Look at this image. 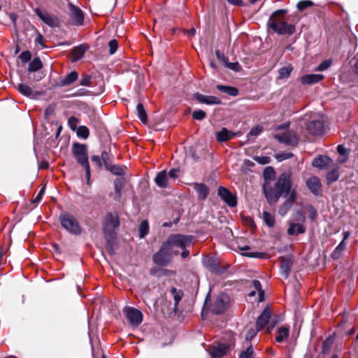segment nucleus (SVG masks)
<instances>
[{
  "label": "nucleus",
  "instance_id": "2f4dec72",
  "mask_svg": "<svg viewBox=\"0 0 358 358\" xmlns=\"http://www.w3.org/2000/svg\"><path fill=\"white\" fill-rule=\"evenodd\" d=\"M43 64L38 57L34 58L29 64L28 71L29 72H34L42 69Z\"/></svg>",
  "mask_w": 358,
  "mask_h": 358
},
{
  "label": "nucleus",
  "instance_id": "3c124183",
  "mask_svg": "<svg viewBox=\"0 0 358 358\" xmlns=\"http://www.w3.org/2000/svg\"><path fill=\"white\" fill-rule=\"evenodd\" d=\"M79 84L83 86H90L91 84V76L87 74H83Z\"/></svg>",
  "mask_w": 358,
  "mask_h": 358
},
{
  "label": "nucleus",
  "instance_id": "6e6d98bb",
  "mask_svg": "<svg viewBox=\"0 0 358 358\" xmlns=\"http://www.w3.org/2000/svg\"><path fill=\"white\" fill-rule=\"evenodd\" d=\"M20 58L21 61L24 63L29 62L31 58V54L29 50L23 51L20 55Z\"/></svg>",
  "mask_w": 358,
  "mask_h": 358
},
{
  "label": "nucleus",
  "instance_id": "c03bdc74",
  "mask_svg": "<svg viewBox=\"0 0 358 358\" xmlns=\"http://www.w3.org/2000/svg\"><path fill=\"white\" fill-rule=\"evenodd\" d=\"M338 173L336 169L332 170L331 171L329 172L327 174V180L329 183L336 181V180H338Z\"/></svg>",
  "mask_w": 358,
  "mask_h": 358
},
{
  "label": "nucleus",
  "instance_id": "774afa93",
  "mask_svg": "<svg viewBox=\"0 0 358 358\" xmlns=\"http://www.w3.org/2000/svg\"><path fill=\"white\" fill-rule=\"evenodd\" d=\"M317 216V211L313 206H310V215L309 217L311 220H314Z\"/></svg>",
  "mask_w": 358,
  "mask_h": 358
},
{
  "label": "nucleus",
  "instance_id": "2eb2a0df",
  "mask_svg": "<svg viewBox=\"0 0 358 358\" xmlns=\"http://www.w3.org/2000/svg\"><path fill=\"white\" fill-rule=\"evenodd\" d=\"M218 196L230 207L237 205L236 197L227 188L220 187L217 191Z\"/></svg>",
  "mask_w": 358,
  "mask_h": 358
},
{
  "label": "nucleus",
  "instance_id": "dca6fc26",
  "mask_svg": "<svg viewBox=\"0 0 358 358\" xmlns=\"http://www.w3.org/2000/svg\"><path fill=\"white\" fill-rule=\"evenodd\" d=\"M271 317V311L269 308H266L258 317L256 322L257 331H261L268 323Z\"/></svg>",
  "mask_w": 358,
  "mask_h": 358
},
{
  "label": "nucleus",
  "instance_id": "69168bd1",
  "mask_svg": "<svg viewBox=\"0 0 358 358\" xmlns=\"http://www.w3.org/2000/svg\"><path fill=\"white\" fill-rule=\"evenodd\" d=\"M257 332V329H250L245 336V339L248 341L252 340L255 336Z\"/></svg>",
  "mask_w": 358,
  "mask_h": 358
},
{
  "label": "nucleus",
  "instance_id": "e2e57ef3",
  "mask_svg": "<svg viewBox=\"0 0 358 358\" xmlns=\"http://www.w3.org/2000/svg\"><path fill=\"white\" fill-rule=\"evenodd\" d=\"M215 55L217 58L224 64L228 60V59L224 56V53L220 52L219 50H215Z\"/></svg>",
  "mask_w": 358,
  "mask_h": 358
},
{
  "label": "nucleus",
  "instance_id": "5701e85b",
  "mask_svg": "<svg viewBox=\"0 0 358 358\" xmlns=\"http://www.w3.org/2000/svg\"><path fill=\"white\" fill-rule=\"evenodd\" d=\"M306 185L310 191L317 195L321 190L320 179L316 176H312L306 180Z\"/></svg>",
  "mask_w": 358,
  "mask_h": 358
},
{
  "label": "nucleus",
  "instance_id": "f257e3e1",
  "mask_svg": "<svg viewBox=\"0 0 358 358\" xmlns=\"http://www.w3.org/2000/svg\"><path fill=\"white\" fill-rule=\"evenodd\" d=\"M292 185L290 172H285L281 174L273 187L267 182L263 185L264 195L269 203H276L284 194L285 196H287L286 201L278 209V213L281 216H284L287 213L296 199V192L294 190H291Z\"/></svg>",
  "mask_w": 358,
  "mask_h": 358
},
{
  "label": "nucleus",
  "instance_id": "473e14b6",
  "mask_svg": "<svg viewBox=\"0 0 358 358\" xmlns=\"http://www.w3.org/2000/svg\"><path fill=\"white\" fill-rule=\"evenodd\" d=\"M345 248L346 243H344V241H341L331 253V257L334 259H338L341 256V254L345 250Z\"/></svg>",
  "mask_w": 358,
  "mask_h": 358
},
{
  "label": "nucleus",
  "instance_id": "7ed1b4c3",
  "mask_svg": "<svg viewBox=\"0 0 358 358\" xmlns=\"http://www.w3.org/2000/svg\"><path fill=\"white\" fill-rule=\"evenodd\" d=\"M120 220L117 212H109L105 215L103 221V232L106 238L109 241L115 236L114 230L120 226Z\"/></svg>",
  "mask_w": 358,
  "mask_h": 358
},
{
  "label": "nucleus",
  "instance_id": "864d4df0",
  "mask_svg": "<svg viewBox=\"0 0 358 358\" xmlns=\"http://www.w3.org/2000/svg\"><path fill=\"white\" fill-rule=\"evenodd\" d=\"M108 46H109L110 54V55L114 54L116 52L117 47H118V43H117V40L113 39V40L110 41L108 43Z\"/></svg>",
  "mask_w": 358,
  "mask_h": 358
},
{
  "label": "nucleus",
  "instance_id": "58836bf2",
  "mask_svg": "<svg viewBox=\"0 0 358 358\" xmlns=\"http://www.w3.org/2000/svg\"><path fill=\"white\" fill-rule=\"evenodd\" d=\"M252 287L254 289L259 292V301H264V292L262 289L261 282L257 280H254L252 281Z\"/></svg>",
  "mask_w": 358,
  "mask_h": 358
},
{
  "label": "nucleus",
  "instance_id": "6ab92c4d",
  "mask_svg": "<svg viewBox=\"0 0 358 358\" xmlns=\"http://www.w3.org/2000/svg\"><path fill=\"white\" fill-rule=\"evenodd\" d=\"M194 189L198 194V199L204 201L207 199L210 189L208 187L203 183L194 182L192 184Z\"/></svg>",
  "mask_w": 358,
  "mask_h": 358
},
{
  "label": "nucleus",
  "instance_id": "338daca9",
  "mask_svg": "<svg viewBox=\"0 0 358 358\" xmlns=\"http://www.w3.org/2000/svg\"><path fill=\"white\" fill-rule=\"evenodd\" d=\"M337 150L338 152L341 155V156H347V150L343 145H338Z\"/></svg>",
  "mask_w": 358,
  "mask_h": 358
},
{
  "label": "nucleus",
  "instance_id": "6e6552de",
  "mask_svg": "<svg viewBox=\"0 0 358 358\" xmlns=\"http://www.w3.org/2000/svg\"><path fill=\"white\" fill-rule=\"evenodd\" d=\"M34 12L36 15L48 26L52 28L59 27L60 21L56 15L50 14L48 11L41 10L39 8H36L34 10Z\"/></svg>",
  "mask_w": 358,
  "mask_h": 358
},
{
  "label": "nucleus",
  "instance_id": "49530a36",
  "mask_svg": "<svg viewBox=\"0 0 358 358\" xmlns=\"http://www.w3.org/2000/svg\"><path fill=\"white\" fill-rule=\"evenodd\" d=\"M293 156L292 152H280L275 155V158L278 162H282L283 160L291 158Z\"/></svg>",
  "mask_w": 358,
  "mask_h": 358
},
{
  "label": "nucleus",
  "instance_id": "0e129e2a",
  "mask_svg": "<svg viewBox=\"0 0 358 358\" xmlns=\"http://www.w3.org/2000/svg\"><path fill=\"white\" fill-rule=\"evenodd\" d=\"M92 162H94L98 167H101V158L98 155H93L91 157Z\"/></svg>",
  "mask_w": 358,
  "mask_h": 358
},
{
  "label": "nucleus",
  "instance_id": "e433bc0d",
  "mask_svg": "<svg viewBox=\"0 0 358 358\" xmlns=\"http://www.w3.org/2000/svg\"><path fill=\"white\" fill-rule=\"evenodd\" d=\"M18 91L26 96H31L33 94L32 89L27 85L20 83L17 86Z\"/></svg>",
  "mask_w": 358,
  "mask_h": 358
},
{
  "label": "nucleus",
  "instance_id": "8fccbe9b",
  "mask_svg": "<svg viewBox=\"0 0 358 358\" xmlns=\"http://www.w3.org/2000/svg\"><path fill=\"white\" fill-rule=\"evenodd\" d=\"M331 64V60H324L322 62L319 66L315 69L317 71H322L327 69Z\"/></svg>",
  "mask_w": 358,
  "mask_h": 358
},
{
  "label": "nucleus",
  "instance_id": "9d476101",
  "mask_svg": "<svg viewBox=\"0 0 358 358\" xmlns=\"http://www.w3.org/2000/svg\"><path fill=\"white\" fill-rule=\"evenodd\" d=\"M229 303V297L226 294H220L211 306V312L214 314H221L227 308Z\"/></svg>",
  "mask_w": 358,
  "mask_h": 358
},
{
  "label": "nucleus",
  "instance_id": "37998d69",
  "mask_svg": "<svg viewBox=\"0 0 358 358\" xmlns=\"http://www.w3.org/2000/svg\"><path fill=\"white\" fill-rule=\"evenodd\" d=\"M292 70V68L289 66H283L280 68L278 71L279 72V78H287Z\"/></svg>",
  "mask_w": 358,
  "mask_h": 358
},
{
  "label": "nucleus",
  "instance_id": "680f3d73",
  "mask_svg": "<svg viewBox=\"0 0 358 358\" xmlns=\"http://www.w3.org/2000/svg\"><path fill=\"white\" fill-rule=\"evenodd\" d=\"M178 173H179V169H172L169 171V173H167L168 178L170 177L171 178L175 180L178 177Z\"/></svg>",
  "mask_w": 358,
  "mask_h": 358
},
{
  "label": "nucleus",
  "instance_id": "9b49d317",
  "mask_svg": "<svg viewBox=\"0 0 358 358\" xmlns=\"http://www.w3.org/2000/svg\"><path fill=\"white\" fill-rule=\"evenodd\" d=\"M124 312L130 324L138 327L143 321V313L138 309L132 307H127Z\"/></svg>",
  "mask_w": 358,
  "mask_h": 358
},
{
  "label": "nucleus",
  "instance_id": "79ce46f5",
  "mask_svg": "<svg viewBox=\"0 0 358 358\" xmlns=\"http://www.w3.org/2000/svg\"><path fill=\"white\" fill-rule=\"evenodd\" d=\"M314 5V3L310 0H302L297 3L296 7L299 10L303 11L306 8L311 7Z\"/></svg>",
  "mask_w": 358,
  "mask_h": 358
},
{
  "label": "nucleus",
  "instance_id": "603ef678",
  "mask_svg": "<svg viewBox=\"0 0 358 358\" xmlns=\"http://www.w3.org/2000/svg\"><path fill=\"white\" fill-rule=\"evenodd\" d=\"M225 66L234 71H239L241 69V67L240 64L238 62H229L228 60L224 63Z\"/></svg>",
  "mask_w": 358,
  "mask_h": 358
},
{
  "label": "nucleus",
  "instance_id": "de8ad7c7",
  "mask_svg": "<svg viewBox=\"0 0 358 358\" xmlns=\"http://www.w3.org/2000/svg\"><path fill=\"white\" fill-rule=\"evenodd\" d=\"M206 116V113L202 110H194L192 113V117L196 120H202Z\"/></svg>",
  "mask_w": 358,
  "mask_h": 358
},
{
  "label": "nucleus",
  "instance_id": "1a4fd4ad",
  "mask_svg": "<svg viewBox=\"0 0 358 358\" xmlns=\"http://www.w3.org/2000/svg\"><path fill=\"white\" fill-rule=\"evenodd\" d=\"M295 219L298 223L289 224V228L287 229V234L289 236L299 235L306 232V228L302 224V223L306 220L305 215L302 213L298 211L296 214Z\"/></svg>",
  "mask_w": 358,
  "mask_h": 358
},
{
  "label": "nucleus",
  "instance_id": "f704fd0d",
  "mask_svg": "<svg viewBox=\"0 0 358 358\" xmlns=\"http://www.w3.org/2000/svg\"><path fill=\"white\" fill-rule=\"evenodd\" d=\"M171 292L173 295L175 308H177L179 302L181 301L183 294L181 290L177 289L176 287H171Z\"/></svg>",
  "mask_w": 358,
  "mask_h": 358
},
{
  "label": "nucleus",
  "instance_id": "a19ab883",
  "mask_svg": "<svg viewBox=\"0 0 358 358\" xmlns=\"http://www.w3.org/2000/svg\"><path fill=\"white\" fill-rule=\"evenodd\" d=\"M76 131L78 137L86 139L89 136L90 131L85 126H80Z\"/></svg>",
  "mask_w": 358,
  "mask_h": 358
},
{
  "label": "nucleus",
  "instance_id": "bf43d9fd",
  "mask_svg": "<svg viewBox=\"0 0 358 358\" xmlns=\"http://www.w3.org/2000/svg\"><path fill=\"white\" fill-rule=\"evenodd\" d=\"M243 255L245 257L261 259V258L264 257V254L262 253V252H245L243 254Z\"/></svg>",
  "mask_w": 358,
  "mask_h": 358
},
{
  "label": "nucleus",
  "instance_id": "b1692460",
  "mask_svg": "<svg viewBox=\"0 0 358 358\" xmlns=\"http://www.w3.org/2000/svg\"><path fill=\"white\" fill-rule=\"evenodd\" d=\"M324 78L322 74H307L301 78V82L304 85H313Z\"/></svg>",
  "mask_w": 358,
  "mask_h": 358
},
{
  "label": "nucleus",
  "instance_id": "09e8293b",
  "mask_svg": "<svg viewBox=\"0 0 358 358\" xmlns=\"http://www.w3.org/2000/svg\"><path fill=\"white\" fill-rule=\"evenodd\" d=\"M254 159L259 164H267L271 162V158L267 156H257Z\"/></svg>",
  "mask_w": 358,
  "mask_h": 358
},
{
  "label": "nucleus",
  "instance_id": "a878e982",
  "mask_svg": "<svg viewBox=\"0 0 358 358\" xmlns=\"http://www.w3.org/2000/svg\"><path fill=\"white\" fill-rule=\"evenodd\" d=\"M125 182L123 178H116L114 181L115 201H120L122 197V190L124 187Z\"/></svg>",
  "mask_w": 358,
  "mask_h": 358
},
{
  "label": "nucleus",
  "instance_id": "ddd939ff",
  "mask_svg": "<svg viewBox=\"0 0 358 358\" xmlns=\"http://www.w3.org/2000/svg\"><path fill=\"white\" fill-rule=\"evenodd\" d=\"M69 9L72 23L78 26L82 25L84 21V14L81 9L71 3H69Z\"/></svg>",
  "mask_w": 358,
  "mask_h": 358
},
{
  "label": "nucleus",
  "instance_id": "4be33fe9",
  "mask_svg": "<svg viewBox=\"0 0 358 358\" xmlns=\"http://www.w3.org/2000/svg\"><path fill=\"white\" fill-rule=\"evenodd\" d=\"M229 346L226 343H219L216 345H213L210 350V355L215 358H220L226 355Z\"/></svg>",
  "mask_w": 358,
  "mask_h": 358
},
{
  "label": "nucleus",
  "instance_id": "5fc2aeb1",
  "mask_svg": "<svg viewBox=\"0 0 358 358\" xmlns=\"http://www.w3.org/2000/svg\"><path fill=\"white\" fill-rule=\"evenodd\" d=\"M253 349L250 346L246 350L242 352L240 355V358H252Z\"/></svg>",
  "mask_w": 358,
  "mask_h": 358
},
{
  "label": "nucleus",
  "instance_id": "f03ea898",
  "mask_svg": "<svg viewBox=\"0 0 358 358\" xmlns=\"http://www.w3.org/2000/svg\"><path fill=\"white\" fill-rule=\"evenodd\" d=\"M287 10L280 9L273 13L268 21V26L275 32L281 35H292L295 31V27L289 24L285 20Z\"/></svg>",
  "mask_w": 358,
  "mask_h": 358
},
{
  "label": "nucleus",
  "instance_id": "13d9d810",
  "mask_svg": "<svg viewBox=\"0 0 358 358\" xmlns=\"http://www.w3.org/2000/svg\"><path fill=\"white\" fill-rule=\"evenodd\" d=\"M270 175H274V170L271 166H268L265 169L264 172L265 180H267V177L269 176ZM266 182L268 183V185L271 186L268 182L265 181L264 184Z\"/></svg>",
  "mask_w": 358,
  "mask_h": 358
},
{
  "label": "nucleus",
  "instance_id": "a211bd4d",
  "mask_svg": "<svg viewBox=\"0 0 358 358\" xmlns=\"http://www.w3.org/2000/svg\"><path fill=\"white\" fill-rule=\"evenodd\" d=\"M194 97L199 102L207 105H218L221 103L220 99L214 96L203 95L197 92L194 94Z\"/></svg>",
  "mask_w": 358,
  "mask_h": 358
},
{
  "label": "nucleus",
  "instance_id": "39448f33",
  "mask_svg": "<svg viewBox=\"0 0 358 358\" xmlns=\"http://www.w3.org/2000/svg\"><path fill=\"white\" fill-rule=\"evenodd\" d=\"M59 221L62 227L69 233L78 236L82 233V227L76 217L68 213L59 215Z\"/></svg>",
  "mask_w": 358,
  "mask_h": 358
},
{
  "label": "nucleus",
  "instance_id": "4d7b16f0",
  "mask_svg": "<svg viewBox=\"0 0 358 358\" xmlns=\"http://www.w3.org/2000/svg\"><path fill=\"white\" fill-rule=\"evenodd\" d=\"M101 158V160H103L106 168H108V166L110 164L109 154L106 151H103Z\"/></svg>",
  "mask_w": 358,
  "mask_h": 358
},
{
  "label": "nucleus",
  "instance_id": "bb28decb",
  "mask_svg": "<svg viewBox=\"0 0 358 358\" xmlns=\"http://www.w3.org/2000/svg\"><path fill=\"white\" fill-rule=\"evenodd\" d=\"M235 134L228 131L226 128H222L216 134V139L218 142H225L231 139Z\"/></svg>",
  "mask_w": 358,
  "mask_h": 358
},
{
  "label": "nucleus",
  "instance_id": "4468645a",
  "mask_svg": "<svg viewBox=\"0 0 358 358\" xmlns=\"http://www.w3.org/2000/svg\"><path fill=\"white\" fill-rule=\"evenodd\" d=\"M308 133L313 136H321L324 132L323 120H313L310 121L306 127Z\"/></svg>",
  "mask_w": 358,
  "mask_h": 358
},
{
  "label": "nucleus",
  "instance_id": "20e7f679",
  "mask_svg": "<svg viewBox=\"0 0 358 358\" xmlns=\"http://www.w3.org/2000/svg\"><path fill=\"white\" fill-rule=\"evenodd\" d=\"M178 254V250H171L169 248L163 243L159 251L153 255L152 259L154 263L157 266H166L171 262L173 257Z\"/></svg>",
  "mask_w": 358,
  "mask_h": 358
},
{
  "label": "nucleus",
  "instance_id": "052dcab7",
  "mask_svg": "<svg viewBox=\"0 0 358 358\" xmlns=\"http://www.w3.org/2000/svg\"><path fill=\"white\" fill-rule=\"evenodd\" d=\"M85 171V177L87 179V184L90 185V164L85 165L83 166Z\"/></svg>",
  "mask_w": 358,
  "mask_h": 358
},
{
  "label": "nucleus",
  "instance_id": "c85d7f7f",
  "mask_svg": "<svg viewBox=\"0 0 358 358\" xmlns=\"http://www.w3.org/2000/svg\"><path fill=\"white\" fill-rule=\"evenodd\" d=\"M87 49V47L85 45H80L78 46L75 47L72 50V57H73V61L76 62L81 59L85 52H86Z\"/></svg>",
  "mask_w": 358,
  "mask_h": 358
},
{
  "label": "nucleus",
  "instance_id": "412c9836",
  "mask_svg": "<svg viewBox=\"0 0 358 358\" xmlns=\"http://www.w3.org/2000/svg\"><path fill=\"white\" fill-rule=\"evenodd\" d=\"M203 264L210 272L220 273L221 268L216 260L212 257H205L203 259Z\"/></svg>",
  "mask_w": 358,
  "mask_h": 358
},
{
  "label": "nucleus",
  "instance_id": "a18cd8bd",
  "mask_svg": "<svg viewBox=\"0 0 358 358\" xmlns=\"http://www.w3.org/2000/svg\"><path fill=\"white\" fill-rule=\"evenodd\" d=\"M78 122V118L74 116L70 117L68 120V124L72 131H76L78 129L77 124Z\"/></svg>",
  "mask_w": 358,
  "mask_h": 358
},
{
  "label": "nucleus",
  "instance_id": "72a5a7b5",
  "mask_svg": "<svg viewBox=\"0 0 358 358\" xmlns=\"http://www.w3.org/2000/svg\"><path fill=\"white\" fill-rule=\"evenodd\" d=\"M136 112L137 115L141 122L144 124H146L148 121L147 114L142 103H139L137 105Z\"/></svg>",
  "mask_w": 358,
  "mask_h": 358
},
{
  "label": "nucleus",
  "instance_id": "f8f14e48",
  "mask_svg": "<svg viewBox=\"0 0 358 358\" xmlns=\"http://www.w3.org/2000/svg\"><path fill=\"white\" fill-rule=\"evenodd\" d=\"M273 136L275 139L287 145H296L298 143L297 136L291 131H287L282 134H277Z\"/></svg>",
  "mask_w": 358,
  "mask_h": 358
},
{
  "label": "nucleus",
  "instance_id": "aec40b11",
  "mask_svg": "<svg viewBox=\"0 0 358 358\" xmlns=\"http://www.w3.org/2000/svg\"><path fill=\"white\" fill-rule=\"evenodd\" d=\"M333 163L332 159L327 156H320L313 159L312 165L320 169H328Z\"/></svg>",
  "mask_w": 358,
  "mask_h": 358
},
{
  "label": "nucleus",
  "instance_id": "423d86ee",
  "mask_svg": "<svg viewBox=\"0 0 358 358\" xmlns=\"http://www.w3.org/2000/svg\"><path fill=\"white\" fill-rule=\"evenodd\" d=\"M169 250H176L174 248L184 249L192 244V236L182 234H172L164 242Z\"/></svg>",
  "mask_w": 358,
  "mask_h": 358
},
{
  "label": "nucleus",
  "instance_id": "cd10ccee",
  "mask_svg": "<svg viewBox=\"0 0 358 358\" xmlns=\"http://www.w3.org/2000/svg\"><path fill=\"white\" fill-rule=\"evenodd\" d=\"M78 78V74L76 71H71L65 77L61 78L59 80L60 86H67L74 83Z\"/></svg>",
  "mask_w": 358,
  "mask_h": 358
},
{
  "label": "nucleus",
  "instance_id": "c756f323",
  "mask_svg": "<svg viewBox=\"0 0 358 358\" xmlns=\"http://www.w3.org/2000/svg\"><path fill=\"white\" fill-rule=\"evenodd\" d=\"M216 88L223 92V93H225L227 94H229L230 96H236L238 94V90L237 88L234 87H231V86H226V85H217L216 86Z\"/></svg>",
  "mask_w": 358,
  "mask_h": 358
},
{
  "label": "nucleus",
  "instance_id": "4c0bfd02",
  "mask_svg": "<svg viewBox=\"0 0 358 358\" xmlns=\"http://www.w3.org/2000/svg\"><path fill=\"white\" fill-rule=\"evenodd\" d=\"M149 232V224L147 220H143L139 226V236L144 238Z\"/></svg>",
  "mask_w": 358,
  "mask_h": 358
},
{
  "label": "nucleus",
  "instance_id": "f3484780",
  "mask_svg": "<svg viewBox=\"0 0 358 358\" xmlns=\"http://www.w3.org/2000/svg\"><path fill=\"white\" fill-rule=\"evenodd\" d=\"M280 262V273L285 278H287L289 276L293 266V260L289 257H281Z\"/></svg>",
  "mask_w": 358,
  "mask_h": 358
},
{
  "label": "nucleus",
  "instance_id": "c9c22d12",
  "mask_svg": "<svg viewBox=\"0 0 358 358\" xmlns=\"http://www.w3.org/2000/svg\"><path fill=\"white\" fill-rule=\"evenodd\" d=\"M289 335V329L285 327H280L278 330V334L275 338V341L278 343H281L283 340L287 338Z\"/></svg>",
  "mask_w": 358,
  "mask_h": 358
},
{
  "label": "nucleus",
  "instance_id": "393cba45",
  "mask_svg": "<svg viewBox=\"0 0 358 358\" xmlns=\"http://www.w3.org/2000/svg\"><path fill=\"white\" fill-rule=\"evenodd\" d=\"M156 185L162 188H166L169 186V178L166 171H160L155 178Z\"/></svg>",
  "mask_w": 358,
  "mask_h": 358
},
{
  "label": "nucleus",
  "instance_id": "7c9ffc66",
  "mask_svg": "<svg viewBox=\"0 0 358 358\" xmlns=\"http://www.w3.org/2000/svg\"><path fill=\"white\" fill-rule=\"evenodd\" d=\"M106 169L114 175L123 176L125 173V170L127 168L124 166L110 164L108 168Z\"/></svg>",
  "mask_w": 358,
  "mask_h": 358
},
{
  "label": "nucleus",
  "instance_id": "ea45409f",
  "mask_svg": "<svg viewBox=\"0 0 358 358\" xmlns=\"http://www.w3.org/2000/svg\"><path fill=\"white\" fill-rule=\"evenodd\" d=\"M263 218L265 223L269 227H272L275 224V217L273 215L269 213L268 212L264 211L263 212Z\"/></svg>",
  "mask_w": 358,
  "mask_h": 358
},
{
  "label": "nucleus",
  "instance_id": "0eeeda50",
  "mask_svg": "<svg viewBox=\"0 0 358 358\" xmlns=\"http://www.w3.org/2000/svg\"><path fill=\"white\" fill-rule=\"evenodd\" d=\"M72 152L77 162L82 166L89 164L87 148L85 145L74 143L72 146Z\"/></svg>",
  "mask_w": 358,
  "mask_h": 358
}]
</instances>
